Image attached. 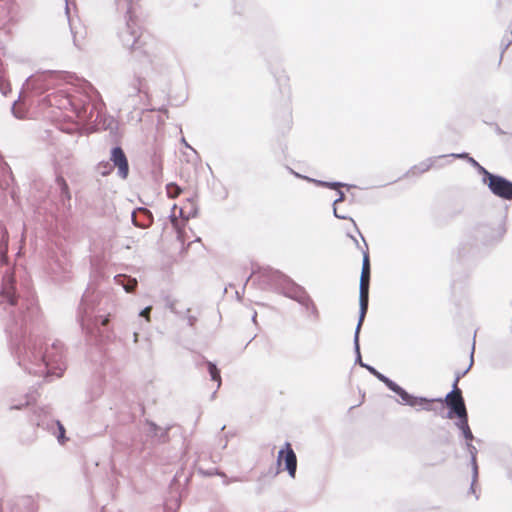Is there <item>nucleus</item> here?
Returning a JSON list of instances; mask_svg holds the SVG:
<instances>
[{"mask_svg":"<svg viewBox=\"0 0 512 512\" xmlns=\"http://www.w3.org/2000/svg\"><path fill=\"white\" fill-rule=\"evenodd\" d=\"M147 431L146 434L148 437H151L156 440L158 443H165L169 438V430L170 426L162 428L158 426L155 422L146 420Z\"/></svg>","mask_w":512,"mask_h":512,"instance_id":"obj_16","label":"nucleus"},{"mask_svg":"<svg viewBox=\"0 0 512 512\" xmlns=\"http://www.w3.org/2000/svg\"><path fill=\"white\" fill-rule=\"evenodd\" d=\"M461 432H462V435L465 438L466 442H472L474 440V435H473L470 427L462 430Z\"/></svg>","mask_w":512,"mask_h":512,"instance_id":"obj_40","label":"nucleus"},{"mask_svg":"<svg viewBox=\"0 0 512 512\" xmlns=\"http://www.w3.org/2000/svg\"><path fill=\"white\" fill-rule=\"evenodd\" d=\"M110 161L112 167L117 168V175L121 179H126L129 175V163L124 150L120 146L111 149Z\"/></svg>","mask_w":512,"mask_h":512,"instance_id":"obj_13","label":"nucleus"},{"mask_svg":"<svg viewBox=\"0 0 512 512\" xmlns=\"http://www.w3.org/2000/svg\"><path fill=\"white\" fill-rule=\"evenodd\" d=\"M465 448H466L467 452L470 455L471 469L474 472V479H475L476 476H478V464H477V453H478V450L472 444V442H466Z\"/></svg>","mask_w":512,"mask_h":512,"instance_id":"obj_22","label":"nucleus"},{"mask_svg":"<svg viewBox=\"0 0 512 512\" xmlns=\"http://www.w3.org/2000/svg\"><path fill=\"white\" fill-rule=\"evenodd\" d=\"M203 363L207 366L211 380L217 382V388H219L221 386L220 370L217 368L216 364L211 361L203 360Z\"/></svg>","mask_w":512,"mask_h":512,"instance_id":"obj_24","label":"nucleus"},{"mask_svg":"<svg viewBox=\"0 0 512 512\" xmlns=\"http://www.w3.org/2000/svg\"><path fill=\"white\" fill-rule=\"evenodd\" d=\"M56 185L60 191V199L63 202V204L65 205V202L66 201L69 202L71 199V194L69 191L68 184H67L66 180L61 175H58L56 177Z\"/></svg>","mask_w":512,"mask_h":512,"instance_id":"obj_21","label":"nucleus"},{"mask_svg":"<svg viewBox=\"0 0 512 512\" xmlns=\"http://www.w3.org/2000/svg\"><path fill=\"white\" fill-rule=\"evenodd\" d=\"M7 303L12 308L16 304V296L13 291L6 290L0 294V304Z\"/></svg>","mask_w":512,"mask_h":512,"instance_id":"obj_27","label":"nucleus"},{"mask_svg":"<svg viewBox=\"0 0 512 512\" xmlns=\"http://www.w3.org/2000/svg\"><path fill=\"white\" fill-rule=\"evenodd\" d=\"M444 401L446 406L449 408V411L446 415L448 419L454 418L455 414L460 412V407L463 410H467L464 398L462 396V391L458 386H456V384L452 385V390L446 395Z\"/></svg>","mask_w":512,"mask_h":512,"instance_id":"obj_11","label":"nucleus"},{"mask_svg":"<svg viewBox=\"0 0 512 512\" xmlns=\"http://www.w3.org/2000/svg\"><path fill=\"white\" fill-rule=\"evenodd\" d=\"M132 222L136 227L148 228L153 223L152 213L145 207L136 208L131 215Z\"/></svg>","mask_w":512,"mask_h":512,"instance_id":"obj_15","label":"nucleus"},{"mask_svg":"<svg viewBox=\"0 0 512 512\" xmlns=\"http://www.w3.org/2000/svg\"><path fill=\"white\" fill-rule=\"evenodd\" d=\"M115 282L121 285L123 289L128 292H134L137 287V281L134 278L127 277L125 275H116L114 277Z\"/></svg>","mask_w":512,"mask_h":512,"instance_id":"obj_19","label":"nucleus"},{"mask_svg":"<svg viewBox=\"0 0 512 512\" xmlns=\"http://www.w3.org/2000/svg\"><path fill=\"white\" fill-rule=\"evenodd\" d=\"M284 460L285 470H287L290 477L295 478L297 470V457L290 443H285V448L280 449L277 457L278 467L281 465V461Z\"/></svg>","mask_w":512,"mask_h":512,"instance_id":"obj_14","label":"nucleus"},{"mask_svg":"<svg viewBox=\"0 0 512 512\" xmlns=\"http://www.w3.org/2000/svg\"><path fill=\"white\" fill-rule=\"evenodd\" d=\"M301 306H303L306 310L310 311L311 315L314 318H318V316H319L318 309H317L316 305L314 304V302H313V300L311 299L310 296H308L304 300V302L301 304Z\"/></svg>","mask_w":512,"mask_h":512,"instance_id":"obj_30","label":"nucleus"},{"mask_svg":"<svg viewBox=\"0 0 512 512\" xmlns=\"http://www.w3.org/2000/svg\"><path fill=\"white\" fill-rule=\"evenodd\" d=\"M112 166L109 162H101L98 165L99 172L102 176H107L112 171Z\"/></svg>","mask_w":512,"mask_h":512,"instance_id":"obj_35","label":"nucleus"},{"mask_svg":"<svg viewBox=\"0 0 512 512\" xmlns=\"http://www.w3.org/2000/svg\"><path fill=\"white\" fill-rule=\"evenodd\" d=\"M478 480V476L474 479V472L472 471V481L470 485V492L476 495L475 485Z\"/></svg>","mask_w":512,"mask_h":512,"instance_id":"obj_41","label":"nucleus"},{"mask_svg":"<svg viewBox=\"0 0 512 512\" xmlns=\"http://www.w3.org/2000/svg\"><path fill=\"white\" fill-rule=\"evenodd\" d=\"M447 163L446 156L445 155H439L434 157H429L420 163L412 166L407 172V177H413V176H419L428 170H430L432 167H443Z\"/></svg>","mask_w":512,"mask_h":512,"instance_id":"obj_12","label":"nucleus"},{"mask_svg":"<svg viewBox=\"0 0 512 512\" xmlns=\"http://www.w3.org/2000/svg\"><path fill=\"white\" fill-rule=\"evenodd\" d=\"M175 504H176V506L178 507V506H179V501H178V500H176V501H175Z\"/></svg>","mask_w":512,"mask_h":512,"instance_id":"obj_53","label":"nucleus"},{"mask_svg":"<svg viewBox=\"0 0 512 512\" xmlns=\"http://www.w3.org/2000/svg\"><path fill=\"white\" fill-rule=\"evenodd\" d=\"M36 306L28 307L19 318L13 316L6 326L10 336L11 351L18 365L28 374L49 378L61 377L66 369L63 344L56 340L48 343L39 336Z\"/></svg>","mask_w":512,"mask_h":512,"instance_id":"obj_1","label":"nucleus"},{"mask_svg":"<svg viewBox=\"0 0 512 512\" xmlns=\"http://www.w3.org/2000/svg\"><path fill=\"white\" fill-rule=\"evenodd\" d=\"M365 318H362V316L358 317V322L355 328L354 333V339H353V346H354V352H355V363L360 365L363 368H366L368 364L364 363L362 361L361 352H360V344H359V335L361 331V327L363 325Z\"/></svg>","mask_w":512,"mask_h":512,"instance_id":"obj_17","label":"nucleus"},{"mask_svg":"<svg viewBox=\"0 0 512 512\" xmlns=\"http://www.w3.org/2000/svg\"><path fill=\"white\" fill-rule=\"evenodd\" d=\"M359 235L361 236L365 249L362 250L363 260H362V270L360 276V285H359V316L365 318L368 305H369V286H370V259L368 252V245L362 236L361 232L358 230Z\"/></svg>","mask_w":512,"mask_h":512,"instance_id":"obj_8","label":"nucleus"},{"mask_svg":"<svg viewBox=\"0 0 512 512\" xmlns=\"http://www.w3.org/2000/svg\"><path fill=\"white\" fill-rule=\"evenodd\" d=\"M55 434H53L54 436H56L58 442L63 445L66 441H67V437L65 436V428L63 426V424L57 420L56 423H55Z\"/></svg>","mask_w":512,"mask_h":512,"instance_id":"obj_29","label":"nucleus"},{"mask_svg":"<svg viewBox=\"0 0 512 512\" xmlns=\"http://www.w3.org/2000/svg\"><path fill=\"white\" fill-rule=\"evenodd\" d=\"M215 395H216V391H214V392H213V394H212V398H214V397H215Z\"/></svg>","mask_w":512,"mask_h":512,"instance_id":"obj_54","label":"nucleus"},{"mask_svg":"<svg viewBox=\"0 0 512 512\" xmlns=\"http://www.w3.org/2000/svg\"><path fill=\"white\" fill-rule=\"evenodd\" d=\"M474 350H475V341L472 344L471 353H470V362H469L468 367L464 371L456 372V374H455V379H454L453 384H456V386H458L459 380L462 377H464L468 373V371L471 369V367L473 366V363H474V358H473Z\"/></svg>","mask_w":512,"mask_h":512,"instance_id":"obj_28","label":"nucleus"},{"mask_svg":"<svg viewBox=\"0 0 512 512\" xmlns=\"http://www.w3.org/2000/svg\"><path fill=\"white\" fill-rule=\"evenodd\" d=\"M15 106H16V101H15V102L13 103V105H12V112H13V114H14L17 118H20L21 116H20V115H18V114L15 112Z\"/></svg>","mask_w":512,"mask_h":512,"instance_id":"obj_44","label":"nucleus"},{"mask_svg":"<svg viewBox=\"0 0 512 512\" xmlns=\"http://www.w3.org/2000/svg\"><path fill=\"white\" fill-rule=\"evenodd\" d=\"M151 310H152V307H151V306H147V307H145L144 309H142V310L139 312V314H138V315H139L140 317L145 318V321H146V322H149V320H150L149 316H150V312H151Z\"/></svg>","mask_w":512,"mask_h":512,"instance_id":"obj_39","label":"nucleus"},{"mask_svg":"<svg viewBox=\"0 0 512 512\" xmlns=\"http://www.w3.org/2000/svg\"><path fill=\"white\" fill-rule=\"evenodd\" d=\"M47 101L61 110H71L84 122H99L104 109V102L99 98L98 92L85 80L73 92L59 90L49 94Z\"/></svg>","mask_w":512,"mask_h":512,"instance_id":"obj_2","label":"nucleus"},{"mask_svg":"<svg viewBox=\"0 0 512 512\" xmlns=\"http://www.w3.org/2000/svg\"><path fill=\"white\" fill-rule=\"evenodd\" d=\"M365 369H367V371L373 376H375L379 381L384 383L389 390L396 393L401 398V403L404 405H408L410 407L420 406L422 407V409L426 411H431L433 410L432 403L434 401L442 403V399H428L425 397L414 396L412 394H409L404 388H402L396 382L391 380L389 377L377 371L373 366L369 364L366 366Z\"/></svg>","mask_w":512,"mask_h":512,"instance_id":"obj_6","label":"nucleus"},{"mask_svg":"<svg viewBox=\"0 0 512 512\" xmlns=\"http://www.w3.org/2000/svg\"><path fill=\"white\" fill-rule=\"evenodd\" d=\"M0 92L2 95L7 96L11 92L10 83L0 73Z\"/></svg>","mask_w":512,"mask_h":512,"instance_id":"obj_32","label":"nucleus"},{"mask_svg":"<svg viewBox=\"0 0 512 512\" xmlns=\"http://www.w3.org/2000/svg\"><path fill=\"white\" fill-rule=\"evenodd\" d=\"M455 417L458 418V421L455 423V425L462 431L466 428H469V423H468V413H467V410H463L461 407H460V412L455 414Z\"/></svg>","mask_w":512,"mask_h":512,"instance_id":"obj_26","label":"nucleus"},{"mask_svg":"<svg viewBox=\"0 0 512 512\" xmlns=\"http://www.w3.org/2000/svg\"><path fill=\"white\" fill-rule=\"evenodd\" d=\"M98 295L90 288L84 292L79 308L78 321L83 331L89 335H95L99 331V325H106L108 318L96 314V300Z\"/></svg>","mask_w":512,"mask_h":512,"instance_id":"obj_5","label":"nucleus"},{"mask_svg":"<svg viewBox=\"0 0 512 512\" xmlns=\"http://www.w3.org/2000/svg\"><path fill=\"white\" fill-rule=\"evenodd\" d=\"M115 4L117 11L124 13V24L117 33L122 46L137 58L148 56L147 42L135 18L136 3L133 0H115Z\"/></svg>","mask_w":512,"mask_h":512,"instance_id":"obj_3","label":"nucleus"},{"mask_svg":"<svg viewBox=\"0 0 512 512\" xmlns=\"http://www.w3.org/2000/svg\"><path fill=\"white\" fill-rule=\"evenodd\" d=\"M72 76L68 73L54 70H47L28 77L24 83L27 90H32L40 95L58 84V81H68Z\"/></svg>","mask_w":512,"mask_h":512,"instance_id":"obj_7","label":"nucleus"},{"mask_svg":"<svg viewBox=\"0 0 512 512\" xmlns=\"http://www.w3.org/2000/svg\"><path fill=\"white\" fill-rule=\"evenodd\" d=\"M55 419L49 406L38 407L31 416V422L37 427L55 434Z\"/></svg>","mask_w":512,"mask_h":512,"instance_id":"obj_10","label":"nucleus"},{"mask_svg":"<svg viewBox=\"0 0 512 512\" xmlns=\"http://www.w3.org/2000/svg\"><path fill=\"white\" fill-rule=\"evenodd\" d=\"M256 316H257V314H256V312H255V313H254V315H253V318H252V319H253V321H255Z\"/></svg>","mask_w":512,"mask_h":512,"instance_id":"obj_52","label":"nucleus"},{"mask_svg":"<svg viewBox=\"0 0 512 512\" xmlns=\"http://www.w3.org/2000/svg\"><path fill=\"white\" fill-rule=\"evenodd\" d=\"M171 222L175 225L177 223V218L173 215H170Z\"/></svg>","mask_w":512,"mask_h":512,"instance_id":"obj_47","label":"nucleus"},{"mask_svg":"<svg viewBox=\"0 0 512 512\" xmlns=\"http://www.w3.org/2000/svg\"><path fill=\"white\" fill-rule=\"evenodd\" d=\"M56 264L61 268V273H58L56 271V269H54V267H52V268L50 267L49 268L50 277H52V279L57 282L67 280L69 278L70 265L67 263L65 265H62L59 261L56 262Z\"/></svg>","mask_w":512,"mask_h":512,"instance_id":"obj_18","label":"nucleus"},{"mask_svg":"<svg viewBox=\"0 0 512 512\" xmlns=\"http://www.w3.org/2000/svg\"><path fill=\"white\" fill-rule=\"evenodd\" d=\"M305 180H307L308 182L314 183L317 186L334 189V190L340 189L342 187H347V188L351 187L350 185H348L346 183L338 182V181L329 182V181L318 180V179H314V178H310V177H305Z\"/></svg>","mask_w":512,"mask_h":512,"instance_id":"obj_20","label":"nucleus"},{"mask_svg":"<svg viewBox=\"0 0 512 512\" xmlns=\"http://www.w3.org/2000/svg\"><path fill=\"white\" fill-rule=\"evenodd\" d=\"M471 166H473L479 174L483 176L482 182L485 184V182L490 178V175L493 173L489 172L485 167L479 164L478 161H476L473 157L469 158L468 162Z\"/></svg>","mask_w":512,"mask_h":512,"instance_id":"obj_25","label":"nucleus"},{"mask_svg":"<svg viewBox=\"0 0 512 512\" xmlns=\"http://www.w3.org/2000/svg\"><path fill=\"white\" fill-rule=\"evenodd\" d=\"M68 21H69L70 31H71V34H72V37H73V43H74L75 46H78L76 27L74 25L73 20L69 16H68Z\"/></svg>","mask_w":512,"mask_h":512,"instance_id":"obj_36","label":"nucleus"},{"mask_svg":"<svg viewBox=\"0 0 512 512\" xmlns=\"http://www.w3.org/2000/svg\"><path fill=\"white\" fill-rule=\"evenodd\" d=\"M351 238H352V239H353V241L355 242L356 246H357V247H359V242H358V240H357L355 237H353V236H351Z\"/></svg>","mask_w":512,"mask_h":512,"instance_id":"obj_50","label":"nucleus"},{"mask_svg":"<svg viewBox=\"0 0 512 512\" xmlns=\"http://www.w3.org/2000/svg\"><path fill=\"white\" fill-rule=\"evenodd\" d=\"M337 195H338V197L333 201V215L336 218H338V219H342V220L349 219L353 223V225L355 226L356 230L358 231L359 229L357 228V225H356L355 221L353 220V218H350L347 215H343V214H339L338 213L336 205L341 203V202H343L345 200V194L340 189H337Z\"/></svg>","mask_w":512,"mask_h":512,"instance_id":"obj_23","label":"nucleus"},{"mask_svg":"<svg viewBox=\"0 0 512 512\" xmlns=\"http://www.w3.org/2000/svg\"><path fill=\"white\" fill-rule=\"evenodd\" d=\"M279 468L276 469V471L273 473L274 476H276L279 473Z\"/></svg>","mask_w":512,"mask_h":512,"instance_id":"obj_51","label":"nucleus"},{"mask_svg":"<svg viewBox=\"0 0 512 512\" xmlns=\"http://www.w3.org/2000/svg\"><path fill=\"white\" fill-rule=\"evenodd\" d=\"M30 401L27 399L24 403L14 404L10 408L11 409H21L22 407L29 405Z\"/></svg>","mask_w":512,"mask_h":512,"instance_id":"obj_42","label":"nucleus"},{"mask_svg":"<svg viewBox=\"0 0 512 512\" xmlns=\"http://www.w3.org/2000/svg\"><path fill=\"white\" fill-rule=\"evenodd\" d=\"M65 2H66V14L68 15L69 14L68 0H65Z\"/></svg>","mask_w":512,"mask_h":512,"instance_id":"obj_49","label":"nucleus"},{"mask_svg":"<svg viewBox=\"0 0 512 512\" xmlns=\"http://www.w3.org/2000/svg\"><path fill=\"white\" fill-rule=\"evenodd\" d=\"M445 156H446V159H447L448 157H452V158H455V159H466V160H467V162H469V158H471V157L469 156V154H468V153H466V152H462V153H451V154H448V155H445Z\"/></svg>","mask_w":512,"mask_h":512,"instance_id":"obj_38","label":"nucleus"},{"mask_svg":"<svg viewBox=\"0 0 512 512\" xmlns=\"http://www.w3.org/2000/svg\"><path fill=\"white\" fill-rule=\"evenodd\" d=\"M236 481H241V479L238 478V477H235V478H233V479H231L229 481H225V484H229L230 482H236Z\"/></svg>","mask_w":512,"mask_h":512,"instance_id":"obj_45","label":"nucleus"},{"mask_svg":"<svg viewBox=\"0 0 512 512\" xmlns=\"http://www.w3.org/2000/svg\"><path fill=\"white\" fill-rule=\"evenodd\" d=\"M167 307L170 309V311L172 313H174L175 315H177L178 317H182V314H183V311L184 310H179L176 306V301H170L168 302L167 304Z\"/></svg>","mask_w":512,"mask_h":512,"instance_id":"obj_37","label":"nucleus"},{"mask_svg":"<svg viewBox=\"0 0 512 512\" xmlns=\"http://www.w3.org/2000/svg\"><path fill=\"white\" fill-rule=\"evenodd\" d=\"M289 171L297 178H301V179H305L306 176H303L295 171H293L292 169H289Z\"/></svg>","mask_w":512,"mask_h":512,"instance_id":"obj_43","label":"nucleus"},{"mask_svg":"<svg viewBox=\"0 0 512 512\" xmlns=\"http://www.w3.org/2000/svg\"><path fill=\"white\" fill-rule=\"evenodd\" d=\"M166 190L170 198H176L182 191L176 183H168L166 185Z\"/></svg>","mask_w":512,"mask_h":512,"instance_id":"obj_31","label":"nucleus"},{"mask_svg":"<svg viewBox=\"0 0 512 512\" xmlns=\"http://www.w3.org/2000/svg\"><path fill=\"white\" fill-rule=\"evenodd\" d=\"M485 185L494 196L512 201V181L506 177L493 173Z\"/></svg>","mask_w":512,"mask_h":512,"instance_id":"obj_9","label":"nucleus"},{"mask_svg":"<svg viewBox=\"0 0 512 512\" xmlns=\"http://www.w3.org/2000/svg\"><path fill=\"white\" fill-rule=\"evenodd\" d=\"M141 79L136 77L133 79L131 83V91L128 92L129 95H137L141 92Z\"/></svg>","mask_w":512,"mask_h":512,"instance_id":"obj_33","label":"nucleus"},{"mask_svg":"<svg viewBox=\"0 0 512 512\" xmlns=\"http://www.w3.org/2000/svg\"><path fill=\"white\" fill-rule=\"evenodd\" d=\"M252 275L256 276V278L261 282L263 289L279 293L298 302L300 305L309 296L303 286L297 284L293 279L281 271L274 270L270 267L259 268L257 271H253L246 279L244 287L247 285Z\"/></svg>","mask_w":512,"mask_h":512,"instance_id":"obj_4","label":"nucleus"},{"mask_svg":"<svg viewBox=\"0 0 512 512\" xmlns=\"http://www.w3.org/2000/svg\"><path fill=\"white\" fill-rule=\"evenodd\" d=\"M189 312H190L189 308L184 309L181 318L186 319L187 320V324L190 327H193L195 325V323L197 322V318L195 316H193V315H190Z\"/></svg>","mask_w":512,"mask_h":512,"instance_id":"obj_34","label":"nucleus"},{"mask_svg":"<svg viewBox=\"0 0 512 512\" xmlns=\"http://www.w3.org/2000/svg\"><path fill=\"white\" fill-rule=\"evenodd\" d=\"M133 337H134V342L136 343L138 341V333L134 332Z\"/></svg>","mask_w":512,"mask_h":512,"instance_id":"obj_48","label":"nucleus"},{"mask_svg":"<svg viewBox=\"0 0 512 512\" xmlns=\"http://www.w3.org/2000/svg\"><path fill=\"white\" fill-rule=\"evenodd\" d=\"M182 143L185 145V147H187V148H190V149L194 150V149H193V148H192V147H191V146L186 142L185 138H182Z\"/></svg>","mask_w":512,"mask_h":512,"instance_id":"obj_46","label":"nucleus"}]
</instances>
